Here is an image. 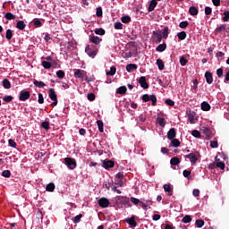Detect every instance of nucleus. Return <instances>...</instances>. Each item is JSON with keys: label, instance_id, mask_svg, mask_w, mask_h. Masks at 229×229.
I'll use <instances>...</instances> for the list:
<instances>
[{"label": "nucleus", "instance_id": "1", "mask_svg": "<svg viewBox=\"0 0 229 229\" xmlns=\"http://www.w3.org/2000/svg\"><path fill=\"white\" fill-rule=\"evenodd\" d=\"M73 76L77 80H81V81H84L85 78L87 76V72H85L84 70H81V69H75V70H73Z\"/></svg>", "mask_w": 229, "mask_h": 229}, {"label": "nucleus", "instance_id": "2", "mask_svg": "<svg viewBox=\"0 0 229 229\" xmlns=\"http://www.w3.org/2000/svg\"><path fill=\"white\" fill-rule=\"evenodd\" d=\"M48 96H49L50 99L53 101L51 103V106H56V105H58V98L56 96V92L55 91V89L51 88L48 90Z\"/></svg>", "mask_w": 229, "mask_h": 229}, {"label": "nucleus", "instance_id": "3", "mask_svg": "<svg viewBox=\"0 0 229 229\" xmlns=\"http://www.w3.org/2000/svg\"><path fill=\"white\" fill-rule=\"evenodd\" d=\"M64 164L68 167V169H71L72 171L76 169V159L72 157H65L64 158Z\"/></svg>", "mask_w": 229, "mask_h": 229}, {"label": "nucleus", "instance_id": "4", "mask_svg": "<svg viewBox=\"0 0 229 229\" xmlns=\"http://www.w3.org/2000/svg\"><path fill=\"white\" fill-rule=\"evenodd\" d=\"M199 157V152H191L186 156H184V158H188L192 165L196 164L198 162V158Z\"/></svg>", "mask_w": 229, "mask_h": 229}, {"label": "nucleus", "instance_id": "5", "mask_svg": "<svg viewBox=\"0 0 229 229\" xmlns=\"http://www.w3.org/2000/svg\"><path fill=\"white\" fill-rule=\"evenodd\" d=\"M98 205L101 208H108L110 207V200L106 198H100L98 199Z\"/></svg>", "mask_w": 229, "mask_h": 229}, {"label": "nucleus", "instance_id": "6", "mask_svg": "<svg viewBox=\"0 0 229 229\" xmlns=\"http://www.w3.org/2000/svg\"><path fill=\"white\" fill-rule=\"evenodd\" d=\"M30 91H21L19 100L20 101H28L30 99Z\"/></svg>", "mask_w": 229, "mask_h": 229}, {"label": "nucleus", "instance_id": "7", "mask_svg": "<svg viewBox=\"0 0 229 229\" xmlns=\"http://www.w3.org/2000/svg\"><path fill=\"white\" fill-rule=\"evenodd\" d=\"M114 165V163L112 160H102V167H104V169H111Z\"/></svg>", "mask_w": 229, "mask_h": 229}, {"label": "nucleus", "instance_id": "8", "mask_svg": "<svg viewBox=\"0 0 229 229\" xmlns=\"http://www.w3.org/2000/svg\"><path fill=\"white\" fill-rule=\"evenodd\" d=\"M85 53L90 56V58H95L98 55V51L90 48V47H86Z\"/></svg>", "mask_w": 229, "mask_h": 229}, {"label": "nucleus", "instance_id": "9", "mask_svg": "<svg viewBox=\"0 0 229 229\" xmlns=\"http://www.w3.org/2000/svg\"><path fill=\"white\" fill-rule=\"evenodd\" d=\"M125 223H128L130 226H132L135 228L137 226V221H135V216H132L131 217L126 218Z\"/></svg>", "mask_w": 229, "mask_h": 229}, {"label": "nucleus", "instance_id": "10", "mask_svg": "<svg viewBox=\"0 0 229 229\" xmlns=\"http://www.w3.org/2000/svg\"><path fill=\"white\" fill-rule=\"evenodd\" d=\"M102 40L103 39H101V38L98 36H89V41H91L92 44H95L96 46H98V44H101Z\"/></svg>", "mask_w": 229, "mask_h": 229}, {"label": "nucleus", "instance_id": "11", "mask_svg": "<svg viewBox=\"0 0 229 229\" xmlns=\"http://www.w3.org/2000/svg\"><path fill=\"white\" fill-rule=\"evenodd\" d=\"M139 83L142 89H148V81H146V77L142 76L139 79Z\"/></svg>", "mask_w": 229, "mask_h": 229}, {"label": "nucleus", "instance_id": "12", "mask_svg": "<svg viewBox=\"0 0 229 229\" xmlns=\"http://www.w3.org/2000/svg\"><path fill=\"white\" fill-rule=\"evenodd\" d=\"M174 137H176V130L174 128H172L167 132V139L169 140H173V139H174Z\"/></svg>", "mask_w": 229, "mask_h": 229}, {"label": "nucleus", "instance_id": "13", "mask_svg": "<svg viewBox=\"0 0 229 229\" xmlns=\"http://www.w3.org/2000/svg\"><path fill=\"white\" fill-rule=\"evenodd\" d=\"M205 78H206V81H207V83H208V85H211V83H213L214 78L212 77V72H206Z\"/></svg>", "mask_w": 229, "mask_h": 229}, {"label": "nucleus", "instance_id": "14", "mask_svg": "<svg viewBox=\"0 0 229 229\" xmlns=\"http://www.w3.org/2000/svg\"><path fill=\"white\" fill-rule=\"evenodd\" d=\"M163 189H164L165 192H167L168 196H173V188L171 187L170 184H165L163 186Z\"/></svg>", "mask_w": 229, "mask_h": 229}, {"label": "nucleus", "instance_id": "15", "mask_svg": "<svg viewBox=\"0 0 229 229\" xmlns=\"http://www.w3.org/2000/svg\"><path fill=\"white\" fill-rule=\"evenodd\" d=\"M158 0H151L148 5V12H153L155 8H157V5L158 4Z\"/></svg>", "mask_w": 229, "mask_h": 229}, {"label": "nucleus", "instance_id": "16", "mask_svg": "<svg viewBox=\"0 0 229 229\" xmlns=\"http://www.w3.org/2000/svg\"><path fill=\"white\" fill-rule=\"evenodd\" d=\"M165 49H167V45L165 43H163L157 47L156 51H157L158 53H164Z\"/></svg>", "mask_w": 229, "mask_h": 229}, {"label": "nucleus", "instance_id": "17", "mask_svg": "<svg viewBox=\"0 0 229 229\" xmlns=\"http://www.w3.org/2000/svg\"><path fill=\"white\" fill-rule=\"evenodd\" d=\"M153 35L154 37H156V38H157V42L158 44H160V42H162V32L157 30V31H153Z\"/></svg>", "mask_w": 229, "mask_h": 229}, {"label": "nucleus", "instance_id": "18", "mask_svg": "<svg viewBox=\"0 0 229 229\" xmlns=\"http://www.w3.org/2000/svg\"><path fill=\"white\" fill-rule=\"evenodd\" d=\"M157 65L158 66L159 71H164V69H165V65L164 64V61H162V59L157 60Z\"/></svg>", "mask_w": 229, "mask_h": 229}, {"label": "nucleus", "instance_id": "19", "mask_svg": "<svg viewBox=\"0 0 229 229\" xmlns=\"http://www.w3.org/2000/svg\"><path fill=\"white\" fill-rule=\"evenodd\" d=\"M201 108L204 112H208V110H210V104L204 101L201 103Z\"/></svg>", "mask_w": 229, "mask_h": 229}, {"label": "nucleus", "instance_id": "20", "mask_svg": "<svg viewBox=\"0 0 229 229\" xmlns=\"http://www.w3.org/2000/svg\"><path fill=\"white\" fill-rule=\"evenodd\" d=\"M157 123L159 124V126H161V128L165 127V118L157 117Z\"/></svg>", "mask_w": 229, "mask_h": 229}, {"label": "nucleus", "instance_id": "21", "mask_svg": "<svg viewBox=\"0 0 229 229\" xmlns=\"http://www.w3.org/2000/svg\"><path fill=\"white\" fill-rule=\"evenodd\" d=\"M55 189V183L50 182L47 185L46 187V191H47V192H54Z\"/></svg>", "mask_w": 229, "mask_h": 229}, {"label": "nucleus", "instance_id": "22", "mask_svg": "<svg viewBox=\"0 0 229 229\" xmlns=\"http://www.w3.org/2000/svg\"><path fill=\"white\" fill-rule=\"evenodd\" d=\"M137 69V64H130L126 66L127 72H131V71H135Z\"/></svg>", "mask_w": 229, "mask_h": 229}, {"label": "nucleus", "instance_id": "23", "mask_svg": "<svg viewBox=\"0 0 229 229\" xmlns=\"http://www.w3.org/2000/svg\"><path fill=\"white\" fill-rule=\"evenodd\" d=\"M189 13L193 16L198 15V13H199L198 8H196L194 6L190 7Z\"/></svg>", "mask_w": 229, "mask_h": 229}, {"label": "nucleus", "instance_id": "24", "mask_svg": "<svg viewBox=\"0 0 229 229\" xmlns=\"http://www.w3.org/2000/svg\"><path fill=\"white\" fill-rule=\"evenodd\" d=\"M35 87H38V89H44L46 87V83L43 81H34Z\"/></svg>", "mask_w": 229, "mask_h": 229}, {"label": "nucleus", "instance_id": "25", "mask_svg": "<svg viewBox=\"0 0 229 229\" xmlns=\"http://www.w3.org/2000/svg\"><path fill=\"white\" fill-rule=\"evenodd\" d=\"M126 86H122L116 89V94H126Z\"/></svg>", "mask_w": 229, "mask_h": 229}, {"label": "nucleus", "instance_id": "26", "mask_svg": "<svg viewBox=\"0 0 229 229\" xmlns=\"http://www.w3.org/2000/svg\"><path fill=\"white\" fill-rule=\"evenodd\" d=\"M16 28L18 30H24V28H26V23H24V21H19L17 23H16Z\"/></svg>", "mask_w": 229, "mask_h": 229}, {"label": "nucleus", "instance_id": "27", "mask_svg": "<svg viewBox=\"0 0 229 229\" xmlns=\"http://www.w3.org/2000/svg\"><path fill=\"white\" fill-rule=\"evenodd\" d=\"M3 87H4V89H11L12 88V84L10 83V81H8V79H4L3 81Z\"/></svg>", "mask_w": 229, "mask_h": 229}, {"label": "nucleus", "instance_id": "28", "mask_svg": "<svg viewBox=\"0 0 229 229\" xmlns=\"http://www.w3.org/2000/svg\"><path fill=\"white\" fill-rule=\"evenodd\" d=\"M177 37L179 40H185V38H187V33L185 31L179 32Z\"/></svg>", "mask_w": 229, "mask_h": 229}, {"label": "nucleus", "instance_id": "29", "mask_svg": "<svg viewBox=\"0 0 229 229\" xmlns=\"http://www.w3.org/2000/svg\"><path fill=\"white\" fill-rule=\"evenodd\" d=\"M117 72V69L114 66L110 68L109 72H106V76H114Z\"/></svg>", "mask_w": 229, "mask_h": 229}, {"label": "nucleus", "instance_id": "30", "mask_svg": "<svg viewBox=\"0 0 229 229\" xmlns=\"http://www.w3.org/2000/svg\"><path fill=\"white\" fill-rule=\"evenodd\" d=\"M13 37V31H12V30L8 29L6 30L5 38H7V40H12Z\"/></svg>", "mask_w": 229, "mask_h": 229}, {"label": "nucleus", "instance_id": "31", "mask_svg": "<svg viewBox=\"0 0 229 229\" xmlns=\"http://www.w3.org/2000/svg\"><path fill=\"white\" fill-rule=\"evenodd\" d=\"M171 165H178L180 164V158L178 157H172L170 160Z\"/></svg>", "mask_w": 229, "mask_h": 229}, {"label": "nucleus", "instance_id": "32", "mask_svg": "<svg viewBox=\"0 0 229 229\" xmlns=\"http://www.w3.org/2000/svg\"><path fill=\"white\" fill-rule=\"evenodd\" d=\"M171 146H173V148H178L180 146V140L174 138L171 141Z\"/></svg>", "mask_w": 229, "mask_h": 229}, {"label": "nucleus", "instance_id": "33", "mask_svg": "<svg viewBox=\"0 0 229 229\" xmlns=\"http://www.w3.org/2000/svg\"><path fill=\"white\" fill-rule=\"evenodd\" d=\"M122 22H123V24H128L129 22H131V18L130 16H123Z\"/></svg>", "mask_w": 229, "mask_h": 229}, {"label": "nucleus", "instance_id": "34", "mask_svg": "<svg viewBox=\"0 0 229 229\" xmlns=\"http://www.w3.org/2000/svg\"><path fill=\"white\" fill-rule=\"evenodd\" d=\"M4 17L7 19V21L15 20V15H13L12 13H5Z\"/></svg>", "mask_w": 229, "mask_h": 229}, {"label": "nucleus", "instance_id": "35", "mask_svg": "<svg viewBox=\"0 0 229 229\" xmlns=\"http://www.w3.org/2000/svg\"><path fill=\"white\" fill-rule=\"evenodd\" d=\"M97 124H98V131H100V133H103V131H104L103 121H101V120L97 121Z\"/></svg>", "mask_w": 229, "mask_h": 229}, {"label": "nucleus", "instance_id": "36", "mask_svg": "<svg viewBox=\"0 0 229 229\" xmlns=\"http://www.w3.org/2000/svg\"><path fill=\"white\" fill-rule=\"evenodd\" d=\"M121 202L123 203V205H124V207H130V199H129L122 198Z\"/></svg>", "mask_w": 229, "mask_h": 229}, {"label": "nucleus", "instance_id": "37", "mask_svg": "<svg viewBox=\"0 0 229 229\" xmlns=\"http://www.w3.org/2000/svg\"><path fill=\"white\" fill-rule=\"evenodd\" d=\"M32 22L35 28H40V26H42V21H40L38 19H34Z\"/></svg>", "mask_w": 229, "mask_h": 229}, {"label": "nucleus", "instance_id": "38", "mask_svg": "<svg viewBox=\"0 0 229 229\" xmlns=\"http://www.w3.org/2000/svg\"><path fill=\"white\" fill-rule=\"evenodd\" d=\"M195 225L197 228H202V226L205 225V222L201 219L196 220Z\"/></svg>", "mask_w": 229, "mask_h": 229}, {"label": "nucleus", "instance_id": "39", "mask_svg": "<svg viewBox=\"0 0 229 229\" xmlns=\"http://www.w3.org/2000/svg\"><path fill=\"white\" fill-rule=\"evenodd\" d=\"M192 137H195V139H199L201 137V133L198 130H194L191 131Z\"/></svg>", "mask_w": 229, "mask_h": 229}, {"label": "nucleus", "instance_id": "40", "mask_svg": "<svg viewBox=\"0 0 229 229\" xmlns=\"http://www.w3.org/2000/svg\"><path fill=\"white\" fill-rule=\"evenodd\" d=\"M57 78L61 79L65 77V72L62 70L56 72Z\"/></svg>", "mask_w": 229, "mask_h": 229}, {"label": "nucleus", "instance_id": "41", "mask_svg": "<svg viewBox=\"0 0 229 229\" xmlns=\"http://www.w3.org/2000/svg\"><path fill=\"white\" fill-rule=\"evenodd\" d=\"M2 176H4V178H10V176H12V173L10 172V170H4L2 173Z\"/></svg>", "mask_w": 229, "mask_h": 229}, {"label": "nucleus", "instance_id": "42", "mask_svg": "<svg viewBox=\"0 0 229 229\" xmlns=\"http://www.w3.org/2000/svg\"><path fill=\"white\" fill-rule=\"evenodd\" d=\"M42 66L44 67V69H51V63L47 61H43Z\"/></svg>", "mask_w": 229, "mask_h": 229}, {"label": "nucleus", "instance_id": "43", "mask_svg": "<svg viewBox=\"0 0 229 229\" xmlns=\"http://www.w3.org/2000/svg\"><path fill=\"white\" fill-rule=\"evenodd\" d=\"M8 144H9L10 148H17V143L15 142V140H13L12 139H10L8 140Z\"/></svg>", "mask_w": 229, "mask_h": 229}, {"label": "nucleus", "instance_id": "44", "mask_svg": "<svg viewBox=\"0 0 229 229\" xmlns=\"http://www.w3.org/2000/svg\"><path fill=\"white\" fill-rule=\"evenodd\" d=\"M131 202L133 203V205H139V203H141L140 199L135 197L131 198Z\"/></svg>", "mask_w": 229, "mask_h": 229}, {"label": "nucleus", "instance_id": "45", "mask_svg": "<svg viewBox=\"0 0 229 229\" xmlns=\"http://www.w3.org/2000/svg\"><path fill=\"white\" fill-rule=\"evenodd\" d=\"M81 217H83V215L80 214L77 215L74 218H73V223H80V221H81Z\"/></svg>", "mask_w": 229, "mask_h": 229}, {"label": "nucleus", "instance_id": "46", "mask_svg": "<svg viewBox=\"0 0 229 229\" xmlns=\"http://www.w3.org/2000/svg\"><path fill=\"white\" fill-rule=\"evenodd\" d=\"M225 30H226V25L225 24H223L220 27L216 29V31H218L219 33H221V31H225Z\"/></svg>", "mask_w": 229, "mask_h": 229}, {"label": "nucleus", "instance_id": "47", "mask_svg": "<svg viewBox=\"0 0 229 229\" xmlns=\"http://www.w3.org/2000/svg\"><path fill=\"white\" fill-rule=\"evenodd\" d=\"M149 101H152V106H155V105H157V96L150 95Z\"/></svg>", "mask_w": 229, "mask_h": 229}, {"label": "nucleus", "instance_id": "48", "mask_svg": "<svg viewBox=\"0 0 229 229\" xmlns=\"http://www.w3.org/2000/svg\"><path fill=\"white\" fill-rule=\"evenodd\" d=\"M191 221H192V219L191 218V216L187 215L182 218V223H191Z\"/></svg>", "mask_w": 229, "mask_h": 229}, {"label": "nucleus", "instance_id": "49", "mask_svg": "<svg viewBox=\"0 0 229 229\" xmlns=\"http://www.w3.org/2000/svg\"><path fill=\"white\" fill-rule=\"evenodd\" d=\"M95 33H96V35H105V30L102 28L97 29V30H95Z\"/></svg>", "mask_w": 229, "mask_h": 229}, {"label": "nucleus", "instance_id": "50", "mask_svg": "<svg viewBox=\"0 0 229 229\" xmlns=\"http://www.w3.org/2000/svg\"><path fill=\"white\" fill-rule=\"evenodd\" d=\"M225 17L223 18L224 22H228L229 20V11L224 13Z\"/></svg>", "mask_w": 229, "mask_h": 229}, {"label": "nucleus", "instance_id": "51", "mask_svg": "<svg viewBox=\"0 0 229 229\" xmlns=\"http://www.w3.org/2000/svg\"><path fill=\"white\" fill-rule=\"evenodd\" d=\"M42 128H44V130H49V122L45 121L41 123Z\"/></svg>", "mask_w": 229, "mask_h": 229}, {"label": "nucleus", "instance_id": "52", "mask_svg": "<svg viewBox=\"0 0 229 229\" xmlns=\"http://www.w3.org/2000/svg\"><path fill=\"white\" fill-rule=\"evenodd\" d=\"M187 26H189V21H182L179 24V27L182 28V29H185V28H187Z\"/></svg>", "mask_w": 229, "mask_h": 229}, {"label": "nucleus", "instance_id": "53", "mask_svg": "<svg viewBox=\"0 0 229 229\" xmlns=\"http://www.w3.org/2000/svg\"><path fill=\"white\" fill-rule=\"evenodd\" d=\"M189 61H187V59H185V57H181L180 58V64H181V65H182V67L183 66H185V65H187V63H188Z\"/></svg>", "mask_w": 229, "mask_h": 229}, {"label": "nucleus", "instance_id": "54", "mask_svg": "<svg viewBox=\"0 0 229 229\" xmlns=\"http://www.w3.org/2000/svg\"><path fill=\"white\" fill-rule=\"evenodd\" d=\"M38 103H39V105H42L44 103V96L42 95V93L38 94Z\"/></svg>", "mask_w": 229, "mask_h": 229}, {"label": "nucleus", "instance_id": "55", "mask_svg": "<svg viewBox=\"0 0 229 229\" xmlns=\"http://www.w3.org/2000/svg\"><path fill=\"white\" fill-rule=\"evenodd\" d=\"M97 17H103V9L101 7L97 8Z\"/></svg>", "mask_w": 229, "mask_h": 229}, {"label": "nucleus", "instance_id": "56", "mask_svg": "<svg viewBox=\"0 0 229 229\" xmlns=\"http://www.w3.org/2000/svg\"><path fill=\"white\" fill-rule=\"evenodd\" d=\"M88 99L89 101H94V99H96V95L94 93H89Z\"/></svg>", "mask_w": 229, "mask_h": 229}, {"label": "nucleus", "instance_id": "57", "mask_svg": "<svg viewBox=\"0 0 229 229\" xmlns=\"http://www.w3.org/2000/svg\"><path fill=\"white\" fill-rule=\"evenodd\" d=\"M169 35V30L167 28L164 29V31L162 33V37H164L165 38H166Z\"/></svg>", "mask_w": 229, "mask_h": 229}, {"label": "nucleus", "instance_id": "58", "mask_svg": "<svg viewBox=\"0 0 229 229\" xmlns=\"http://www.w3.org/2000/svg\"><path fill=\"white\" fill-rule=\"evenodd\" d=\"M165 105H167L168 106H174V101L171 100V99H166L165 100Z\"/></svg>", "mask_w": 229, "mask_h": 229}, {"label": "nucleus", "instance_id": "59", "mask_svg": "<svg viewBox=\"0 0 229 229\" xmlns=\"http://www.w3.org/2000/svg\"><path fill=\"white\" fill-rule=\"evenodd\" d=\"M114 30H123V23L115 22L114 23Z\"/></svg>", "mask_w": 229, "mask_h": 229}, {"label": "nucleus", "instance_id": "60", "mask_svg": "<svg viewBox=\"0 0 229 229\" xmlns=\"http://www.w3.org/2000/svg\"><path fill=\"white\" fill-rule=\"evenodd\" d=\"M123 178H124V174H123V173H118V174H116V175H115L114 181H116V180H122Z\"/></svg>", "mask_w": 229, "mask_h": 229}, {"label": "nucleus", "instance_id": "61", "mask_svg": "<svg viewBox=\"0 0 229 229\" xmlns=\"http://www.w3.org/2000/svg\"><path fill=\"white\" fill-rule=\"evenodd\" d=\"M13 97L12 96H6L4 98V101H5V103H10L11 101H13Z\"/></svg>", "mask_w": 229, "mask_h": 229}, {"label": "nucleus", "instance_id": "62", "mask_svg": "<svg viewBox=\"0 0 229 229\" xmlns=\"http://www.w3.org/2000/svg\"><path fill=\"white\" fill-rule=\"evenodd\" d=\"M205 13L207 15H210V13H212V8H210L209 6H206L205 7Z\"/></svg>", "mask_w": 229, "mask_h": 229}, {"label": "nucleus", "instance_id": "63", "mask_svg": "<svg viewBox=\"0 0 229 229\" xmlns=\"http://www.w3.org/2000/svg\"><path fill=\"white\" fill-rule=\"evenodd\" d=\"M218 144H217V141L216 140H211L210 141V147L213 148H217Z\"/></svg>", "mask_w": 229, "mask_h": 229}, {"label": "nucleus", "instance_id": "64", "mask_svg": "<svg viewBox=\"0 0 229 229\" xmlns=\"http://www.w3.org/2000/svg\"><path fill=\"white\" fill-rule=\"evenodd\" d=\"M216 74H217L218 78H222V76H223L222 68H219V69L216 70Z\"/></svg>", "mask_w": 229, "mask_h": 229}]
</instances>
